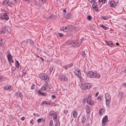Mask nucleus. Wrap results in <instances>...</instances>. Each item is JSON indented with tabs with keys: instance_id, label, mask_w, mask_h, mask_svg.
I'll return each instance as SVG.
<instances>
[{
	"instance_id": "f257e3e1",
	"label": "nucleus",
	"mask_w": 126,
	"mask_h": 126,
	"mask_svg": "<svg viewBox=\"0 0 126 126\" xmlns=\"http://www.w3.org/2000/svg\"><path fill=\"white\" fill-rule=\"evenodd\" d=\"M81 41L77 42L76 40H69L66 42V44L70 45L71 46L78 47L80 46L81 44Z\"/></svg>"
},
{
	"instance_id": "f03ea898",
	"label": "nucleus",
	"mask_w": 126,
	"mask_h": 126,
	"mask_svg": "<svg viewBox=\"0 0 126 126\" xmlns=\"http://www.w3.org/2000/svg\"><path fill=\"white\" fill-rule=\"evenodd\" d=\"M57 115L56 112H55L53 116V120L55 123V126H60V122L57 119Z\"/></svg>"
},
{
	"instance_id": "7ed1b4c3",
	"label": "nucleus",
	"mask_w": 126,
	"mask_h": 126,
	"mask_svg": "<svg viewBox=\"0 0 126 126\" xmlns=\"http://www.w3.org/2000/svg\"><path fill=\"white\" fill-rule=\"evenodd\" d=\"M91 87V84L88 83L83 84L80 86V88L83 90H86L87 89H90Z\"/></svg>"
},
{
	"instance_id": "20e7f679",
	"label": "nucleus",
	"mask_w": 126,
	"mask_h": 126,
	"mask_svg": "<svg viewBox=\"0 0 126 126\" xmlns=\"http://www.w3.org/2000/svg\"><path fill=\"white\" fill-rule=\"evenodd\" d=\"M108 121V116L107 115L105 116L102 118V126H104Z\"/></svg>"
},
{
	"instance_id": "39448f33",
	"label": "nucleus",
	"mask_w": 126,
	"mask_h": 126,
	"mask_svg": "<svg viewBox=\"0 0 126 126\" xmlns=\"http://www.w3.org/2000/svg\"><path fill=\"white\" fill-rule=\"evenodd\" d=\"M73 27V26L72 25H69L67 27L66 26H63V30H64V32H65L67 31L68 30H72Z\"/></svg>"
},
{
	"instance_id": "423d86ee",
	"label": "nucleus",
	"mask_w": 126,
	"mask_h": 126,
	"mask_svg": "<svg viewBox=\"0 0 126 126\" xmlns=\"http://www.w3.org/2000/svg\"><path fill=\"white\" fill-rule=\"evenodd\" d=\"M94 74V72L91 71H88V72H86L87 76L90 78H92Z\"/></svg>"
},
{
	"instance_id": "0eeeda50",
	"label": "nucleus",
	"mask_w": 126,
	"mask_h": 126,
	"mask_svg": "<svg viewBox=\"0 0 126 126\" xmlns=\"http://www.w3.org/2000/svg\"><path fill=\"white\" fill-rule=\"evenodd\" d=\"M15 95L17 97H18L20 98L21 99L23 97V95L22 93L19 92H16L15 94Z\"/></svg>"
},
{
	"instance_id": "6e6552de",
	"label": "nucleus",
	"mask_w": 126,
	"mask_h": 126,
	"mask_svg": "<svg viewBox=\"0 0 126 126\" xmlns=\"http://www.w3.org/2000/svg\"><path fill=\"white\" fill-rule=\"evenodd\" d=\"M60 79L61 81H66L67 80V77L65 75H62L60 76Z\"/></svg>"
},
{
	"instance_id": "1a4fd4ad",
	"label": "nucleus",
	"mask_w": 126,
	"mask_h": 126,
	"mask_svg": "<svg viewBox=\"0 0 126 126\" xmlns=\"http://www.w3.org/2000/svg\"><path fill=\"white\" fill-rule=\"evenodd\" d=\"M97 4L95 2H94V3L92 5V7L93 9H94L95 11H97L98 7H97Z\"/></svg>"
},
{
	"instance_id": "9d476101",
	"label": "nucleus",
	"mask_w": 126,
	"mask_h": 126,
	"mask_svg": "<svg viewBox=\"0 0 126 126\" xmlns=\"http://www.w3.org/2000/svg\"><path fill=\"white\" fill-rule=\"evenodd\" d=\"M106 43L108 46L110 47H112L114 45L112 42L111 41H110L109 42L106 41Z\"/></svg>"
},
{
	"instance_id": "9b49d317",
	"label": "nucleus",
	"mask_w": 126,
	"mask_h": 126,
	"mask_svg": "<svg viewBox=\"0 0 126 126\" xmlns=\"http://www.w3.org/2000/svg\"><path fill=\"white\" fill-rule=\"evenodd\" d=\"M123 95L124 94L122 92H119L117 95V97L120 100H121L122 99Z\"/></svg>"
},
{
	"instance_id": "f8f14e48",
	"label": "nucleus",
	"mask_w": 126,
	"mask_h": 126,
	"mask_svg": "<svg viewBox=\"0 0 126 126\" xmlns=\"http://www.w3.org/2000/svg\"><path fill=\"white\" fill-rule=\"evenodd\" d=\"M106 102H110V95L108 94L107 96H106Z\"/></svg>"
},
{
	"instance_id": "ddd939ff",
	"label": "nucleus",
	"mask_w": 126,
	"mask_h": 126,
	"mask_svg": "<svg viewBox=\"0 0 126 126\" xmlns=\"http://www.w3.org/2000/svg\"><path fill=\"white\" fill-rule=\"evenodd\" d=\"M75 74L79 78H82V77L81 75V73L80 72V71L79 70H78L77 71V73H75Z\"/></svg>"
},
{
	"instance_id": "4468645a",
	"label": "nucleus",
	"mask_w": 126,
	"mask_h": 126,
	"mask_svg": "<svg viewBox=\"0 0 126 126\" xmlns=\"http://www.w3.org/2000/svg\"><path fill=\"white\" fill-rule=\"evenodd\" d=\"M49 78L47 76V75L45 74H43V79H42L44 80H49Z\"/></svg>"
},
{
	"instance_id": "2eb2a0df",
	"label": "nucleus",
	"mask_w": 126,
	"mask_h": 126,
	"mask_svg": "<svg viewBox=\"0 0 126 126\" xmlns=\"http://www.w3.org/2000/svg\"><path fill=\"white\" fill-rule=\"evenodd\" d=\"M91 94H89L88 95V98H86V102H92V100L90 98L91 97Z\"/></svg>"
},
{
	"instance_id": "dca6fc26",
	"label": "nucleus",
	"mask_w": 126,
	"mask_h": 126,
	"mask_svg": "<svg viewBox=\"0 0 126 126\" xmlns=\"http://www.w3.org/2000/svg\"><path fill=\"white\" fill-rule=\"evenodd\" d=\"M7 57L8 61L10 63H11V62L12 58V56L11 54H8L7 55Z\"/></svg>"
},
{
	"instance_id": "f3484780",
	"label": "nucleus",
	"mask_w": 126,
	"mask_h": 126,
	"mask_svg": "<svg viewBox=\"0 0 126 126\" xmlns=\"http://www.w3.org/2000/svg\"><path fill=\"white\" fill-rule=\"evenodd\" d=\"M34 4L35 5L38 7V8H40L42 4L40 3L39 1V2L38 1L35 2Z\"/></svg>"
},
{
	"instance_id": "a211bd4d",
	"label": "nucleus",
	"mask_w": 126,
	"mask_h": 126,
	"mask_svg": "<svg viewBox=\"0 0 126 126\" xmlns=\"http://www.w3.org/2000/svg\"><path fill=\"white\" fill-rule=\"evenodd\" d=\"M4 31H3L5 32H9L10 30V28L8 27H5L4 28Z\"/></svg>"
},
{
	"instance_id": "6ab92c4d",
	"label": "nucleus",
	"mask_w": 126,
	"mask_h": 126,
	"mask_svg": "<svg viewBox=\"0 0 126 126\" xmlns=\"http://www.w3.org/2000/svg\"><path fill=\"white\" fill-rule=\"evenodd\" d=\"M105 110V109H104L102 108L100 109L99 111V114L101 115H102L104 113Z\"/></svg>"
},
{
	"instance_id": "aec40b11",
	"label": "nucleus",
	"mask_w": 126,
	"mask_h": 126,
	"mask_svg": "<svg viewBox=\"0 0 126 126\" xmlns=\"http://www.w3.org/2000/svg\"><path fill=\"white\" fill-rule=\"evenodd\" d=\"M5 89L6 90H8L9 91H11L13 90V88L11 86H9L8 87L5 86Z\"/></svg>"
},
{
	"instance_id": "412c9836",
	"label": "nucleus",
	"mask_w": 126,
	"mask_h": 126,
	"mask_svg": "<svg viewBox=\"0 0 126 126\" xmlns=\"http://www.w3.org/2000/svg\"><path fill=\"white\" fill-rule=\"evenodd\" d=\"M45 121V120L44 119L42 118H40L37 120V122L38 123H40L41 122H44Z\"/></svg>"
},
{
	"instance_id": "4be33fe9",
	"label": "nucleus",
	"mask_w": 126,
	"mask_h": 126,
	"mask_svg": "<svg viewBox=\"0 0 126 126\" xmlns=\"http://www.w3.org/2000/svg\"><path fill=\"white\" fill-rule=\"evenodd\" d=\"M86 112L88 114L90 111V108L88 105H86Z\"/></svg>"
},
{
	"instance_id": "5701e85b",
	"label": "nucleus",
	"mask_w": 126,
	"mask_h": 126,
	"mask_svg": "<svg viewBox=\"0 0 126 126\" xmlns=\"http://www.w3.org/2000/svg\"><path fill=\"white\" fill-rule=\"evenodd\" d=\"M9 0H5L3 2V4H8V6H11V5L10 4H8L9 3Z\"/></svg>"
},
{
	"instance_id": "b1692460",
	"label": "nucleus",
	"mask_w": 126,
	"mask_h": 126,
	"mask_svg": "<svg viewBox=\"0 0 126 126\" xmlns=\"http://www.w3.org/2000/svg\"><path fill=\"white\" fill-rule=\"evenodd\" d=\"M100 26L104 30H106L109 29V28L107 27H106L103 24H100Z\"/></svg>"
},
{
	"instance_id": "393cba45",
	"label": "nucleus",
	"mask_w": 126,
	"mask_h": 126,
	"mask_svg": "<svg viewBox=\"0 0 126 126\" xmlns=\"http://www.w3.org/2000/svg\"><path fill=\"white\" fill-rule=\"evenodd\" d=\"M64 16L66 18H69L71 17V14L69 13L68 14H66Z\"/></svg>"
},
{
	"instance_id": "a878e982",
	"label": "nucleus",
	"mask_w": 126,
	"mask_h": 126,
	"mask_svg": "<svg viewBox=\"0 0 126 126\" xmlns=\"http://www.w3.org/2000/svg\"><path fill=\"white\" fill-rule=\"evenodd\" d=\"M72 112L73 117L74 118L77 117V112L75 111H73Z\"/></svg>"
},
{
	"instance_id": "bb28decb",
	"label": "nucleus",
	"mask_w": 126,
	"mask_h": 126,
	"mask_svg": "<svg viewBox=\"0 0 126 126\" xmlns=\"http://www.w3.org/2000/svg\"><path fill=\"white\" fill-rule=\"evenodd\" d=\"M110 6L114 7L115 6L116 4L115 2H110Z\"/></svg>"
},
{
	"instance_id": "cd10ccee",
	"label": "nucleus",
	"mask_w": 126,
	"mask_h": 126,
	"mask_svg": "<svg viewBox=\"0 0 126 126\" xmlns=\"http://www.w3.org/2000/svg\"><path fill=\"white\" fill-rule=\"evenodd\" d=\"M95 78H100V76L99 74H98L97 73L95 74Z\"/></svg>"
},
{
	"instance_id": "c85d7f7f",
	"label": "nucleus",
	"mask_w": 126,
	"mask_h": 126,
	"mask_svg": "<svg viewBox=\"0 0 126 126\" xmlns=\"http://www.w3.org/2000/svg\"><path fill=\"white\" fill-rule=\"evenodd\" d=\"M46 84H44L41 87V89L44 91L46 90Z\"/></svg>"
},
{
	"instance_id": "c756f323",
	"label": "nucleus",
	"mask_w": 126,
	"mask_h": 126,
	"mask_svg": "<svg viewBox=\"0 0 126 126\" xmlns=\"http://www.w3.org/2000/svg\"><path fill=\"white\" fill-rule=\"evenodd\" d=\"M16 66L17 68H18L19 66V64L18 62L17 61H16L15 63Z\"/></svg>"
},
{
	"instance_id": "7c9ffc66",
	"label": "nucleus",
	"mask_w": 126,
	"mask_h": 126,
	"mask_svg": "<svg viewBox=\"0 0 126 126\" xmlns=\"http://www.w3.org/2000/svg\"><path fill=\"white\" fill-rule=\"evenodd\" d=\"M39 1L40 4H43L45 2L46 0H39Z\"/></svg>"
},
{
	"instance_id": "2f4dec72",
	"label": "nucleus",
	"mask_w": 126,
	"mask_h": 126,
	"mask_svg": "<svg viewBox=\"0 0 126 126\" xmlns=\"http://www.w3.org/2000/svg\"><path fill=\"white\" fill-rule=\"evenodd\" d=\"M85 116H83L82 118L81 119V122L82 123H84L85 121Z\"/></svg>"
},
{
	"instance_id": "473e14b6",
	"label": "nucleus",
	"mask_w": 126,
	"mask_h": 126,
	"mask_svg": "<svg viewBox=\"0 0 126 126\" xmlns=\"http://www.w3.org/2000/svg\"><path fill=\"white\" fill-rule=\"evenodd\" d=\"M55 112H55L54 111H51L49 113V115L51 116L53 114L54 115Z\"/></svg>"
},
{
	"instance_id": "72a5a7b5",
	"label": "nucleus",
	"mask_w": 126,
	"mask_h": 126,
	"mask_svg": "<svg viewBox=\"0 0 126 126\" xmlns=\"http://www.w3.org/2000/svg\"><path fill=\"white\" fill-rule=\"evenodd\" d=\"M102 96L99 95V96H98L97 97V98L98 99H100V100L101 101H102Z\"/></svg>"
},
{
	"instance_id": "f704fd0d",
	"label": "nucleus",
	"mask_w": 126,
	"mask_h": 126,
	"mask_svg": "<svg viewBox=\"0 0 126 126\" xmlns=\"http://www.w3.org/2000/svg\"><path fill=\"white\" fill-rule=\"evenodd\" d=\"M102 18L104 20H106L108 19V16H103L102 17Z\"/></svg>"
},
{
	"instance_id": "c9c22d12",
	"label": "nucleus",
	"mask_w": 126,
	"mask_h": 126,
	"mask_svg": "<svg viewBox=\"0 0 126 126\" xmlns=\"http://www.w3.org/2000/svg\"><path fill=\"white\" fill-rule=\"evenodd\" d=\"M81 55L83 57H85L86 56V54L84 52H82V53Z\"/></svg>"
},
{
	"instance_id": "e433bc0d",
	"label": "nucleus",
	"mask_w": 126,
	"mask_h": 126,
	"mask_svg": "<svg viewBox=\"0 0 126 126\" xmlns=\"http://www.w3.org/2000/svg\"><path fill=\"white\" fill-rule=\"evenodd\" d=\"M37 93L39 95H40L41 93H42L41 91L39 90H38L37 91Z\"/></svg>"
},
{
	"instance_id": "4c0bfd02",
	"label": "nucleus",
	"mask_w": 126,
	"mask_h": 126,
	"mask_svg": "<svg viewBox=\"0 0 126 126\" xmlns=\"http://www.w3.org/2000/svg\"><path fill=\"white\" fill-rule=\"evenodd\" d=\"M92 19V17L90 15L88 16H87V19L88 20H90Z\"/></svg>"
},
{
	"instance_id": "58836bf2",
	"label": "nucleus",
	"mask_w": 126,
	"mask_h": 126,
	"mask_svg": "<svg viewBox=\"0 0 126 126\" xmlns=\"http://www.w3.org/2000/svg\"><path fill=\"white\" fill-rule=\"evenodd\" d=\"M46 90H47L48 91H49L50 90V88L48 85L46 84Z\"/></svg>"
},
{
	"instance_id": "ea45409f",
	"label": "nucleus",
	"mask_w": 126,
	"mask_h": 126,
	"mask_svg": "<svg viewBox=\"0 0 126 126\" xmlns=\"http://www.w3.org/2000/svg\"><path fill=\"white\" fill-rule=\"evenodd\" d=\"M29 40L30 41V40L29 39H27L26 40H24V41H23L21 43H23L24 42L25 43H27L29 41Z\"/></svg>"
},
{
	"instance_id": "a19ab883",
	"label": "nucleus",
	"mask_w": 126,
	"mask_h": 126,
	"mask_svg": "<svg viewBox=\"0 0 126 126\" xmlns=\"http://www.w3.org/2000/svg\"><path fill=\"white\" fill-rule=\"evenodd\" d=\"M53 124V121L52 120H51L49 123V126H52Z\"/></svg>"
},
{
	"instance_id": "79ce46f5",
	"label": "nucleus",
	"mask_w": 126,
	"mask_h": 126,
	"mask_svg": "<svg viewBox=\"0 0 126 126\" xmlns=\"http://www.w3.org/2000/svg\"><path fill=\"white\" fill-rule=\"evenodd\" d=\"M43 76V74H41L39 75V78L42 79Z\"/></svg>"
},
{
	"instance_id": "37998d69",
	"label": "nucleus",
	"mask_w": 126,
	"mask_h": 126,
	"mask_svg": "<svg viewBox=\"0 0 126 126\" xmlns=\"http://www.w3.org/2000/svg\"><path fill=\"white\" fill-rule=\"evenodd\" d=\"M73 63H71L70 64H68L67 65L68 67V68H69L71 67L73 65Z\"/></svg>"
},
{
	"instance_id": "c03bdc74",
	"label": "nucleus",
	"mask_w": 126,
	"mask_h": 126,
	"mask_svg": "<svg viewBox=\"0 0 126 126\" xmlns=\"http://www.w3.org/2000/svg\"><path fill=\"white\" fill-rule=\"evenodd\" d=\"M35 86V85L34 84H33L31 87V89H34V87Z\"/></svg>"
},
{
	"instance_id": "a18cd8bd",
	"label": "nucleus",
	"mask_w": 126,
	"mask_h": 126,
	"mask_svg": "<svg viewBox=\"0 0 126 126\" xmlns=\"http://www.w3.org/2000/svg\"><path fill=\"white\" fill-rule=\"evenodd\" d=\"M4 17L5 18V19H6V20H8L9 19L8 16V15L5 16Z\"/></svg>"
},
{
	"instance_id": "49530a36",
	"label": "nucleus",
	"mask_w": 126,
	"mask_h": 126,
	"mask_svg": "<svg viewBox=\"0 0 126 126\" xmlns=\"http://www.w3.org/2000/svg\"><path fill=\"white\" fill-rule=\"evenodd\" d=\"M47 95L44 93H41V94L40 95H41L42 96H45Z\"/></svg>"
},
{
	"instance_id": "de8ad7c7",
	"label": "nucleus",
	"mask_w": 126,
	"mask_h": 126,
	"mask_svg": "<svg viewBox=\"0 0 126 126\" xmlns=\"http://www.w3.org/2000/svg\"><path fill=\"white\" fill-rule=\"evenodd\" d=\"M53 67L52 66H51L50 67V68L49 71L50 72H51L53 70Z\"/></svg>"
},
{
	"instance_id": "09e8293b",
	"label": "nucleus",
	"mask_w": 126,
	"mask_h": 126,
	"mask_svg": "<svg viewBox=\"0 0 126 126\" xmlns=\"http://www.w3.org/2000/svg\"><path fill=\"white\" fill-rule=\"evenodd\" d=\"M63 67L65 69H68V67L67 65H66L63 66Z\"/></svg>"
},
{
	"instance_id": "8fccbe9b",
	"label": "nucleus",
	"mask_w": 126,
	"mask_h": 126,
	"mask_svg": "<svg viewBox=\"0 0 126 126\" xmlns=\"http://www.w3.org/2000/svg\"><path fill=\"white\" fill-rule=\"evenodd\" d=\"M58 34H59V37H62L63 36V34L61 33H59Z\"/></svg>"
},
{
	"instance_id": "3c124183",
	"label": "nucleus",
	"mask_w": 126,
	"mask_h": 126,
	"mask_svg": "<svg viewBox=\"0 0 126 126\" xmlns=\"http://www.w3.org/2000/svg\"><path fill=\"white\" fill-rule=\"evenodd\" d=\"M3 77L1 76H0V82H1L3 80Z\"/></svg>"
},
{
	"instance_id": "603ef678",
	"label": "nucleus",
	"mask_w": 126,
	"mask_h": 126,
	"mask_svg": "<svg viewBox=\"0 0 126 126\" xmlns=\"http://www.w3.org/2000/svg\"><path fill=\"white\" fill-rule=\"evenodd\" d=\"M4 16H0V19L1 20H3V19H5V18L4 17Z\"/></svg>"
},
{
	"instance_id": "864d4df0",
	"label": "nucleus",
	"mask_w": 126,
	"mask_h": 126,
	"mask_svg": "<svg viewBox=\"0 0 126 126\" xmlns=\"http://www.w3.org/2000/svg\"><path fill=\"white\" fill-rule=\"evenodd\" d=\"M45 104H48V105H50V103H42L41 104V105H44Z\"/></svg>"
},
{
	"instance_id": "5fc2aeb1",
	"label": "nucleus",
	"mask_w": 126,
	"mask_h": 126,
	"mask_svg": "<svg viewBox=\"0 0 126 126\" xmlns=\"http://www.w3.org/2000/svg\"><path fill=\"white\" fill-rule=\"evenodd\" d=\"M63 13L64 14V16L65 15V14H66V10L65 9H64L63 10Z\"/></svg>"
},
{
	"instance_id": "6e6d98bb",
	"label": "nucleus",
	"mask_w": 126,
	"mask_h": 126,
	"mask_svg": "<svg viewBox=\"0 0 126 126\" xmlns=\"http://www.w3.org/2000/svg\"><path fill=\"white\" fill-rule=\"evenodd\" d=\"M5 33V32L4 31H0V34H3Z\"/></svg>"
},
{
	"instance_id": "4d7b16f0",
	"label": "nucleus",
	"mask_w": 126,
	"mask_h": 126,
	"mask_svg": "<svg viewBox=\"0 0 126 126\" xmlns=\"http://www.w3.org/2000/svg\"><path fill=\"white\" fill-rule=\"evenodd\" d=\"M106 105L108 107L110 106V103H106Z\"/></svg>"
},
{
	"instance_id": "13d9d810",
	"label": "nucleus",
	"mask_w": 126,
	"mask_h": 126,
	"mask_svg": "<svg viewBox=\"0 0 126 126\" xmlns=\"http://www.w3.org/2000/svg\"><path fill=\"white\" fill-rule=\"evenodd\" d=\"M33 120L32 119L30 121V123L32 124V125H33Z\"/></svg>"
},
{
	"instance_id": "bf43d9fd",
	"label": "nucleus",
	"mask_w": 126,
	"mask_h": 126,
	"mask_svg": "<svg viewBox=\"0 0 126 126\" xmlns=\"http://www.w3.org/2000/svg\"><path fill=\"white\" fill-rule=\"evenodd\" d=\"M16 68L15 67H12V71H15L16 70Z\"/></svg>"
},
{
	"instance_id": "052dcab7",
	"label": "nucleus",
	"mask_w": 126,
	"mask_h": 126,
	"mask_svg": "<svg viewBox=\"0 0 126 126\" xmlns=\"http://www.w3.org/2000/svg\"><path fill=\"white\" fill-rule=\"evenodd\" d=\"M52 97L53 99H54L56 98V96L54 95H52Z\"/></svg>"
},
{
	"instance_id": "680f3d73",
	"label": "nucleus",
	"mask_w": 126,
	"mask_h": 126,
	"mask_svg": "<svg viewBox=\"0 0 126 126\" xmlns=\"http://www.w3.org/2000/svg\"><path fill=\"white\" fill-rule=\"evenodd\" d=\"M25 119V118L24 117H22L21 118V119L22 121H24Z\"/></svg>"
},
{
	"instance_id": "e2e57ef3",
	"label": "nucleus",
	"mask_w": 126,
	"mask_h": 126,
	"mask_svg": "<svg viewBox=\"0 0 126 126\" xmlns=\"http://www.w3.org/2000/svg\"><path fill=\"white\" fill-rule=\"evenodd\" d=\"M4 42H3L2 41L0 42V45H2L4 44Z\"/></svg>"
},
{
	"instance_id": "0e129e2a",
	"label": "nucleus",
	"mask_w": 126,
	"mask_h": 126,
	"mask_svg": "<svg viewBox=\"0 0 126 126\" xmlns=\"http://www.w3.org/2000/svg\"><path fill=\"white\" fill-rule=\"evenodd\" d=\"M30 41L31 42V44H32V45H34V44H33L34 42H33V41L32 40V41L30 40Z\"/></svg>"
},
{
	"instance_id": "69168bd1",
	"label": "nucleus",
	"mask_w": 126,
	"mask_h": 126,
	"mask_svg": "<svg viewBox=\"0 0 126 126\" xmlns=\"http://www.w3.org/2000/svg\"><path fill=\"white\" fill-rule=\"evenodd\" d=\"M64 113L65 114H66L67 113V110H64Z\"/></svg>"
},
{
	"instance_id": "338daca9",
	"label": "nucleus",
	"mask_w": 126,
	"mask_h": 126,
	"mask_svg": "<svg viewBox=\"0 0 126 126\" xmlns=\"http://www.w3.org/2000/svg\"><path fill=\"white\" fill-rule=\"evenodd\" d=\"M98 94H99V93L98 92H96V94H95V97H96L98 95Z\"/></svg>"
},
{
	"instance_id": "774afa93",
	"label": "nucleus",
	"mask_w": 126,
	"mask_h": 126,
	"mask_svg": "<svg viewBox=\"0 0 126 126\" xmlns=\"http://www.w3.org/2000/svg\"><path fill=\"white\" fill-rule=\"evenodd\" d=\"M95 0H91V2L94 3V2H95Z\"/></svg>"
}]
</instances>
